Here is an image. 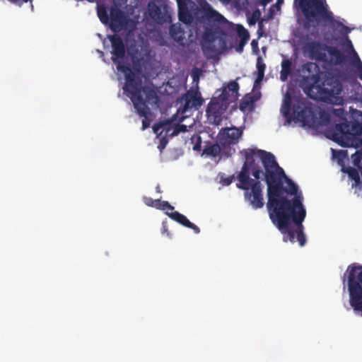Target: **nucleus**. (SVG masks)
Returning <instances> with one entry per match:
<instances>
[{
  "mask_svg": "<svg viewBox=\"0 0 362 362\" xmlns=\"http://www.w3.org/2000/svg\"><path fill=\"white\" fill-rule=\"evenodd\" d=\"M245 162L238 175H250L256 180L262 175L267 185V210L272 222L284 235V242L295 243V237L300 247L306 243L303 222L306 210L303 197L294 182L288 177L270 152L257 148L241 151Z\"/></svg>",
  "mask_w": 362,
  "mask_h": 362,
  "instance_id": "1",
  "label": "nucleus"
},
{
  "mask_svg": "<svg viewBox=\"0 0 362 362\" xmlns=\"http://www.w3.org/2000/svg\"><path fill=\"white\" fill-rule=\"evenodd\" d=\"M294 5L300 10L306 20L304 23L305 28H309L311 23L323 20L328 22L332 28L340 29V32L351 31L349 27L334 19L332 12L328 10L326 0H294Z\"/></svg>",
  "mask_w": 362,
  "mask_h": 362,
  "instance_id": "2",
  "label": "nucleus"
},
{
  "mask_svg": "<svg viewBox=\"0 0 362 362\" xmlns=\"http://www.w3.org/2000/svg\"><path fill=\"white\" fill-rule=\"evenodd\" d=\"M123 89L132 100L137 114L144 117L141 129L145 130L151 124V119H148L151 110L148 105H156L158 103L156 92L148 86H143L142 81H138L129 87H123Z\"/></svg>",
  "mask_w": 362,
  "mask_h": 362,
  "instance_id": "3",
  "label": "nucleus"
},
{
  "mask_svg": "<svg viewBox=\"0 0 362 362\" xmlns=\"http://www.w3.org/2000/svg\"><path fill=\"white\" fill-rule=\"evenodd\" d=\"M108 39L111 43L112 54L111 59L116 64L117 69L123 73L125 76V84L124 87H129L132 85L141 82V79L139 76L132 71L128 64L122 63L126 54V45L123 39L117 34L108 35Z\"/></svg>",
  "mask_w": 362,
  "mask_h": 362,
  "instance_id": "4",
  "label": "nucleus"
},
{
  "mask_svg": "<svg viewBox=\"0 0 362 362\" xmlns=\"http://www.w3.org/2000/svg\"><path fill=\"white\" fill-rule=\"evenodd\" d=\"M362 134L361 122L347 121L337 124L333 134V140L341 146H350L357 136Z\"/></svg>",
  "mask_w": 362,
  "mask_h": 362,
  "instance_id": "5",
  "label": "nucleus"
},
{
  "mask_svg": "<svg viewBox=\"0 0 362 362\" xmlns=\"http://www.w3.org/2000/svg\"><path fill=\"white\" fill-rule=\"evenodd\" d=\"M292 119L301 122L303 126L314 127L317 123V115L313 108L305 105L303 102L298 101L293 105Z\"/></svg>",
  "mask_w": 362,
  "mask_h": 362,
  "instance_id": "6",
  "label": "nucleus"
},
{
  "mask_svg": "<svg viewBox=\"0 0 362 362\" xmlns=\"http://www.w3.org/2000/svg\"><path fill=\"white\" fill-rule=\"evenodd\" d=\"M262 188L261 182L257 180L252 187L245 192V199L255 209H261L264 204Z\"/></svg>",
  "mask_w": 362,
  "mask_h": 362,
  "instance_id": "7",
  "label": "nucleus"
},
{
  "mask_svg": "<svg viewBox=\"0 0 362 362\" xmlns=\"http://www.w3.org/2000/svg\"><path fill=\"white\" fill-rule=\"evenodd\" d=\"M305 40L308 41L303 43V51L308 53L311 59L318 61L325 60L326 57L325 51L327 45L317 41L308 40V35H306Z\"/></svg>",
  "mask_w": 362,
  "mask_h": 362,
  "instance_id": "8",
  "label": "nucleus"
},
{
  "mask_svg": "<svg viewBox=\"0 0 362 362\" xmlns=\"http://www.w3.org/2000/svg\"><path fill=\"white\" fill-rule=\"evenodd\" d=\"M153 132L160 136L163 132H166V135L174 136L179 134L180 132H185L187 131V126L185 124H177L174 127H171V120L167 119L163 122L156 123L153 126Z\"/></svg>",
  "mask_w": 362,
  "mask_h": 362,
  "instance_id": "9",
  "label": "nucleus"
},
{
  "mask_svg": "<svg viewBox=\"0 0 362 362\" xmlns=\"http://www.w3.org/2000/svg\"><path fill=\"white\" fill-rule=\"evenodd\" d=\"M185 103L182 107L178 109L177 112L186 114L192 108L198 110L203 104L204 100L199 91H188L183 96Z\"/></svg>",
  "mask_w": 362,
  "mask_h": 362,
  "instance_id": "10",
  "label": "nucleus"
},
{
  "mask_svg": "<svg viewBox=\"0 0 362 362\" xmlns=\"http://www.w3.org/2000/svg\"><path fill=\"white\" fill-rule=\"evenodd\" d=\"M226 109L227 107H225L223 103L214 98L207 106L206 116L211 123L218 124L221 121L222 115Z\"/></svg>",
  "mask_w": 362,
  "mask_h": 362,
  "instance_id": "11",
  "label": "nucleus"
},
{
  "mask_svg": "<svg viewBox=\"0 0 362 362\" xmlns=\"http://www.w3.org/2000/svg\"><path fill=\"white\" fill-rule=\"evenodd\" d=\"M243 132L236 127L226 128L223 130L219 138V143L224 148H229L230 146L237 144Z\"/></svg>",
  "mask_w": 362,
  "mask_h": 362,
  "instance_id": "12",
  "label": "nucleus"
},
{
  "mask_svg": "<svg viewBox=\"0 0 362 362\" xmlns=\"http://www.w3.org/2000/svg\"><path fill=\"white\" fill-rule=\"evenodd\" d=\"M350 304L355 310L362 312V286L353 280V275L349 279Z\"/></svg>",
  "mask_w": 362,
  "mask_h": 362,
  "instance_id": "13",
  "label": "nucleus"
},
{
  "mask_svg": "<svg viewBox=\"0 0 362 362\" xmlns=\"http://www.w3.org/2000/svg\"><path fill=\"white\" fill-rule=\"evenodd\" d=\"M322 91L329 96H336L342 91L341 82L334 76H327L322 83Z\"/></svg>",
  "mask_w": 362,
  "mask_h": 362,
  "instance_id": "14",
  "label": "nucleus"
},
{
  "mask_svg": "<svg viewBox=\"0 0 362 362\" xmlns=\"http://www.w3.org/2000/svg\"><path fill=\"white\" fill-rule=\"evenodd\" d=\"M110 27L115 33L120 31L125 24L124 13L117 8H112L109 18Z\"/></svg>",
  "mask_w": 362,
  "mask_h": 362,
  "instance_id": "15",
  "label": "nucleus"
},
{
  "mask_svg": "<svg viewBox=\"0 0 362 362\" xmlns=\"http://www.w3.org/2000/svg\"><path fill=\"white\" fill-rule=\"evenodd\" d=\"M166 214L171 219L174 220L178 223L182 225L185 227L191 228L195 233L198 234L200 233V229L197 226L190 222L185 215L179 213L178 211H174L171 213L166 212Z\"/></svg>",
  "mask_w": 362,
  "mask_h": 362,
  "instance_id": "16",
  "label": "nucleus"
},
{
  "mask_svg": "<svg viewBox=\"0 0 362 362\" xmlns=\"http://www.w3.org/2000/svg\"><path fill=\"white\" fill-rule=\"evenodd\" d=\"M202 12L204 16L209 21L223 23L226 21V18L207 2L202 6Z\"/></svg>",
  "mask_w": 362,
  "mask_h": 362,
  "instance_id": "17",
  "label": "nucleus"
},
{
  "mask_svg": "<svg viewBox=\"0 0 362 362\" xmlns=\"http://www.w3.org/2000/svg\"><path fill=\"white\" fill-rule=\"evenodd\" d=\"M178 7V18L180 21L184 23H190L193 17L189 11L187 1L177 4Z\"/></svg>",
  "mask_w": 362,
  "mask_h": 362,
  "instance_id": "18",
  "label": "nucleus"
},
{
  "mask_svg": "<svg viewBox=\"0 0 362 362\" xmlns=\"http://www.w3.org/2000/svg\"><path fill=\"white\" fill-rule=\"evenodd\" d=\"M326 51L335 64H340L344 62L345 56L337 47L327 45Z\"/></svg>",
  "mask_w": 362,
  "mask_h": 362,
  "instance_id": "19",
  "label": "nucleus"
},
{
  "mask_svg": "<svg viewBox=\"0 0 362 362\" xmlns=\"http://www.w3.org/2000/svg\"><path fill=\"white\" fill-rule=\"evenodd\" d=\"M169 33L172 39L180 45L183 44L185 39V32L180 26L177 25H172L170 27Z\"/></svg>",
  "mask_w": 362,
  "mask_h": 362,
  "instance_id": "20",
  "label": "nucleus"
},
{
  "mask_svg": "<svg viewBox=\"0 0 362 362\" xmlns=\"http://www.w3.org/2000/svg\"><path fill=\"white\" fill-rule=\"evenodd\" d=\"M349 269H350L348 276V289L349 290V279L351 277V274L355 282L362 284V266L351 264L349 267Z\"/></svg>",
  "mask_w": 362,
  "mask_h": 362,
  "instance_id": "21",
  "label": "nucleus"
},
{
  "mask_svg": "<svg viewBox=\"0 0 362 362\" xmlns=\"http://www.w3.org/2000/svg\"><path fill=\"white\" fill-rule=\"evenodd\" d=\"M216 36L215 34L211 30H206L203 35V40L204 42L202 45V49L204 52H213L214 49H211V45L215 41Z\"/></svg>",
  "mask_w": 362,
  "mask_h": 362,
  "instance_id": "22",
  "label": "nucleus"
},
{
  "mask_svg": "<svg viewBox=\"0 0 362 362\" xmlns=\"http://www.w3.org/2000/svg\"><path fill=\"white\" fill-rule=\"evenodd\" d=\"M237 179L239 182L236 185L237 187L245 191L250 189L253 183L256 182V180L251 179L250 175H243V174L238 175Z\"/></svg>",
  "mask_w": 362,
  "mask_h": 362,
  "instance_id": "23",
  "label": "nucleus"
},
{
  "mask_svg": "<svg viewBox=\"0 0 362 362\" xmlns=\"http://www.w3.org/2000/svg\"><path fill=\"white\" fill-rule=\"evenodd\" d=\"M222 148H223L219 142L218 144H208L205 146L203 154L206 156L216 157L220 154Z\"/></svg>",
  "mask_w": 362,
  "mask_h": 362,
  "instance_id": "24",
  "label": "nucleus"
},
{
  "mask_svg": "<svg viewBox=\"0 0 362 362\" xmlns=\"http://www.w3.org/2000/svg\"><path fill=\"white\" fill-rule=\"evenodd\" d=\"M292 63L289 59H284L281 62V70L280 72V79L281 81H286L291 73Z\"/></svg>",
  "mask_w": 362,
  "mask_h": 362,
  "instance_id": "25",
  "label": "nucleus"
},
{
  "mask_svg": "<svg viewBox=\"0 0 362 362\" xmlns=\"http://www.w3.org/2000/svg\"><path fill=\"white\" fill-rule=\"evenodd\" d=\"M344 173L348 174L349 177L354 182L352 187H356L361 183V179L358 170L352 167L343 168Z\"/></svg>",
  "mask_w": 362,
  "mask_h": 362,
  "instance_id": "26",
  "label": "nucleus"
},
{
  "mask_svg": "<svg viewBox=\"0 0 362 362\" xmlns=\"http://www.w3.org/2000/svg\"><path fill=\"white\" fill-rule=\"evenodd\" d=\"M256 67L257 78L255 79V83H257L262 81L264 76V71L266 68V65L263 61V59L260 56H259L257 59Z\"/></svg>",
  "mask_w": 362,
  "mask_h": 362,
  "instance_id": "27",
  "label": "nucleus"
},
{
  "mask_svg": "<svg viewBox=\"0 0 362 362\" xmlns=\"http://www.w3.org/2000/svg\"><path fill=\"white\" fill-rule=\"evenodd\" d=\"M148 10L149 16L153 19H159L161 16L160 8L153 1H151L148 4Z\"/></svg>",
  "mask_w": 362,
  "mask_h": 362,
  "instance_id": "28",
  "label": "nucleus"
},
{
  "mask_svg": "<svg viewBox=\"0 0 362 362\" xmlns=\"http://www.w3.org/2000/svg\"><path fill=\"white\" fill-rule=\"evenodd\" d=\"M215 99H218V101H220L221 103H223V105H225V107H228V106L233 102H235L234 100H232V98L230 96V93L228 92V90L226 88H224L221 93L218 95V98H214Z\"/></svg>",
  "mask_w": 362,
  "mask_h": 362,
  "instance_id": "29",
  "label": "nucleus"
},
{
  "mask_svg": "<svg viewBox=\"0 0 362 362\" xmlns=\"http://www.w3.org/2000/svg\"><path fill=\"white\" fill-rule=\"evenodd\" d=\"M226 89L230 93L232 100H234L235 101L239 95V84L236 81H232L228 84Z\"/></svg>",
  "mask_w": 362,
  "mask_h": 362,
  "instance_id": "30",
  "label": "nucleus"
},
{
  "mask_svg": "<svg viewBox=\"0 0 362 362\" xmlns=\"http://www.w3.org/2000/svg\"><path fill=\"white\" fill-rule=\"evenodd\" d=\"M97 14L102 23H107L109 22L110 17L104 5H98L97 6Z\"/></svg>",
  "mask_w": 362,
  "mask_h": 362,
  "instance_id": "31",
  "label": "nucleus"
},
{
  "mask_svg": "<svg viewBox=\"0 0 362 362\" xmlns=\"http://www.w3.org/2000/svg\"><path fill=\"white\" fill-rule=\"evenodd\" d=\"M291 107V98L289 96H287L284 100V105L281 107V112H282L283 115L286 117H287L289 120L291 119V118H289Z\"/></svg>",
  "mask_w": 362,
  "mask_h": 362,
  "instance_id": "32",
  "label": "nucleus"
},
{
  "mask_svg": "<svg viewBox=\"0 0 362 362\" xmlns=\"http://www.w3.org/2000/svg\"><path fill=\"white\" fill-rule=\"evenodd\" d=\"M237 34L240 40L244 41H248L250 38V35L247 29H245L243 25H238L237 28Z\"/></svg>",
  "mask_w": 362,
  "mask_h": 362,
  "instance_id": "33",
  "label": "nucleus"
},
{
  "mask_svg": "<svg viewBox=\"0 0 362 362\" xmlns=\"http://www.w3.org/2000/svg\"><path fill=\"white\" fill-rule=\"evenodd\" d=\"M313 69L317 70V74H315V75H313V78H314V82L316 83L318 81V78H319V76H318L319 68H318V66L316 64H315V63H307L303 66V69L306 70L308 72H310Z\"/></svg>",
  "mask_w": 362,
  "mask_h": 362,
  "instance_id": "34",
  "label": "nucleus"
},
{
  "mask_svg": "<svg viewBox=\"0 0 362 362\" xmlns=\"http://www.w3.org/2000/svg\"><path fill=\"white\" fill-rule=\"evenodd\" d=\"M192 143L194 144L193 150L199 151L202 148V138L197 134H194L191 138Z\"/></svg>",
  "mask_w": 362,
  "mask_h": 362,
  "instance_id": "35",
  "label": "nucleus"
},
{
  "mask_svg": "<svg viewBox=\"0 0 362 362\" xmlns=\"http://www.w3.org/2000/svg\"><path fill=\"white\" fill-rule=\"evenodd\" d=\"M353 55L354 59L352 60L351 64L358 70V69L362 67V62L356 52H354V53H353Z\"/></svg>",
  "mask_w": 362,
  "mask_h": 362,
  "instance_id": "36",
  "label": "nucleus"
},
{
  "mask_svg": "<svg viewBox=\"0 0 362 362\" xmlns=\"http://www.w3.org/2000/svg\"><path fill=\"white\" fill-rule=\"evenodd\" d=\"M261 16V12L259 10H255L252 15V17L248 20V23L250 25H255L256 22L259 19Z\"/></svg>",
  "mask_w": 362,
  "mask_h": 362,
  "instance_id": "37",
  "label": "nucleus"
},
{
  "mask_svg": "<svg viewBox=\"0 0 362 362\" xmlns=\"http://www.w3.org/2000/svg\"><path fill=\"white\" fill-rule=\"evenodd\" d=\"M168 135H166V134L162 136V134L160 136H158V137H160V142H159V144L158 146V148H159V150L160 151H162L166 146L168 142V139L166 138Z\"/></svg>",
  "mask_w": 362,
  "mask_h": 362,
  "instance_id": "38",
  "label": "nucleus"
},
{
  "mask_svg": "<svg viewBox=\"0 0 362 362\" xmlns=\"http://www.w3.org/2000/svg\"><path fill=\"white\" fill-rule=\"evenodd\" d=\"M220 179H221L220 182L223 185L228 186L233 182V180L234 179V175L225 177L223 175H221Z\"/></svg>",
  "mask_w": 362,
  "mask_h": 362,
  "instance_id": "39",
  "label": "nucleus"
},
{
  "mask_svg": "<svg viewBox=\"0 0 362 362\" xmlns=\"http://www.w3.org/2000/svg\"><path fill=\"white\" fill-rule=\"evenodd\" d=\"M344 45L346 47L347 49H350L352 53H354V52H356L351 40L347 36L346 37Z\"/></svg>",
  "mask_w": 362,
  "mask_h": 362,
  "instance_id": "40",
  "label": "nucleus"
},
{
  "mask_svg": "<svg viewBox=\"0 0 362 362\" xmlns=\"http://www.w3.org/2000/svg\"><path fill=\"white\" fill-rule=\"evenodd\" d=\"M143 201L146 206L151 207H153V204H155V199H152L151 197H144Z\"/></svg>",
  "mask_w": 362,
  "mask_h": 362,
  "instance_id": "41",
  "label": "nucleus"
},
{
  "mask_svg": "<svg viewBox=\"0 0 362 362\" xmlns=\"http://www.w3.org/2000/svg\"><path fill=\"white\" fill-rule=\"evenodd\" d=\"M161 210H173L174 207L170 204V203L167 201H163L161 205Z\"/></svg>",
  "mask_w": 362,
  "mask_h": 362,
  "instance_id": "42",
  "label": "nucleus"
},
{
  "mask_svg": "<svg viewBox=\"0 0 362 362\" xmlns=\"http://www.w3.org/2000/svg\"><path fill=\"white\" fill-rule=\"evenodd\" d=\"M275 8H276L275 5H272L270 7V8H269V11H268V13L267 14V19H270V18H273V16H274V15L275 13V10H274Z\"/></svg>",
  "mask_w": 362,
  "mask_h": 362,
  "instance_id": "43",
  "label": "nucleus"
},
{
  "mask_svg": "<svg viewBox=\"0 0 362 362\" xmlns=\"http://www.w3.org/2000/svg\"><path fill=\"white\" fill-rule=\"evenodd\" d=\"M247 41H244L243 42V40H240L238 46L236 47V51L238 52H242L243 50V47L247 43Z\"/></svg>",
  "mask_w": 362,
  "mask_h": 362,
  "instance_id": "44",
  "label": "nucleus"
},
{
  "mask_svg": "<svg viewBox=\"0 0 362 362\" xmlns=\"http://www.w3.org/2000/svg\"><path fill=\"white\" fill-rule=\"evenodd\" d=\"M12 4H17L18 6H21L23 3H27L28 1H31L30 0H8Z\"/></svg>",
  "mask_w": 362,
  "mask_h": 362,
  "instance_id": "45",
  "label": "nucleus"
},
{
  "mask_svg": "<svg viewBox=\"0 0 362 362\" xmlns=\"http://www.w3.org/2000/svg\"><path fill=\"white\" fill-rule=\"evenodd\" d=\"M162 201H160V199H155V204H153V207L157 209H160L161 208V205H162Z\"/></svg>",
  "mask_w": 362,
  "mask_h": 362,
  "instance_id": "46",
  "label": "nucleus"
},
{
  "mask_svg": "<svg viewBox=\"0 0 362 362\" xmlns=\"http://www.w3.org/2000/svg\"><path fill=\"white\" fill-rule=\"evenodd\" d=\"M200 71L198 69H195L194 71H193L192 73V77H193V80L195 81L196 78H199V72Z\"/></svg>",
  "mask_w": 362,
  "mask_h": 362,
  "instance_id": "47",
  "label": "nucleus"
},
{
  "mask_svg": "<svg viewBox=\"0 0 362 362\" xmlns=\"http://www.w3.org/2000/svg\"><path fill=\"white\" fill-rule=\"evenodd\" d=\"M262 27H263V20L262 19L259 22V29H258V34H259V37L262 36Z\"/></svg>",
  "mask_w": 362,
  "mask_h": 362,
  "instance_id": "48",
  "label": "nucleus"
},
{
  "mask_svg": "<svg viewBox=\"0 0 362 362\" xmlns=\"http://www.w3.org/2000/svg\"><path fill=\"white\" fill-rule=\"evenodd\" d=\"M271 1H272V0H260L259 2L258 3V4L265 6L267 4H269Z\"/></svg>",
  "mask_w": 362,
  "mask_h": 362,
  "instance_id": "49",
  "label": "nucleus"
},
{
  "mask_svg": "<svg viewBox=\"0 0 362 362\" xmlns=\"http://www.w3.org/2000/svg\"><path fill=\"white\" fill-rule=\"evenodd\" d=\"M284 0H277L276 3L274 4L276 6V8L279 11L281 8V4L283 3Z\"/></svg>",
  "mask_w": 362,
  "mask_h": 362,
  "instance_id": "50",
  "label": "nucleus"
},
{
  "mask_svg": "<svg viewBox=\"0 0 362 362\" xmlns=\"http://www.w3.org/2000/svg\"><path fill=\"white\" fill-rule=\"evenodd\" d=\"M358 76L362 81V66L357 70Z\"/></svg>",
  "mask_w": 362,
  "mask_h": 362,
  "instance_id": "51",
  "label": "nucleus"
},
{
  "mask_svg": "<svg viewBox=\"0 0 362 362\" xmlns=\"http://www.w3.org/2000/svg\"><path fill=\"white\" fill-rule=\"evenodd\" d=\"M176 1H177V4H180V3H182V2L187 1V0H176Z\"/></svg>",
  "mask_w": 362,
  "mask_h": 362,
  "instance_id": "52",
  "label": "nucleus"
},
{
  "mask_svg": "<svg viewBox=\"0 0 362 362\" xmlns=\"http://www.w3.org/2000/svg\"><path fill=\"white\" fill-rule=\"evenodd\" d=\"M251 45L252 47H254L255 45H257V43L255 42V40H252Z\"/></svg>",
  "mask_w": 362,
  "mask_h": 362,
  "instance_id": "53",
  "label": "nucleus"
},
{
  "mask_svg": "<svg viewBox=\"0 0 362 362\" xmlns=\"http://www.w3.org/2000/svg\"><path fill=\"white\" fill-rule=\"evenodd\" d=\"M156 192H159V193H160V192H161V190H160V187H159V186H157V187H156Z\"/></svg>",
  "mask_w": 362,
  "mask_h": 362,
  "instance_id": "54",
  "label": "nucleus"
},
{
  "mask_svg": "<svg viewBox=\"0 0 362 362\" xmlns=\"http://www.w3.org/2000/svg\"><path fill=\"white\" fill-rule=\"evenodd\" d=\"M185 117V116H182L181 119H180V122L183 120V119Z\"/></svg>",
  "mask_w": 362,
  "mask_h": 362,
  "instance_id": "55",
  "label": "nucleus"
}]
</instances>
